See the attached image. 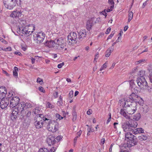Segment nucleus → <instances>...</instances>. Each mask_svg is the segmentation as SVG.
<instances>
[{"label": "nucleus", "instance_id": "f257e3e1", "mask_svg": "<svg viewBox=\"0 0 152 152\" xmlns=\"http://www.w3.org/2000/svg\"><path fill=\"white\" fill-rule=\"evenodd\" d=\"M132 105L131 106H128L124 108V121H125V122L124 123V125H125V127L126 129H128L129 130H131L132 127H137L138 124L137 122H133V124H131L129 121H130V115H132L137 110L136 107L133 106Z\"/></svg>", "mask_w": 152, "mask_h": 152}, {"label": "nucleus", "instance_id": "f03ea898", "mask_svg": "<svg viewBox=\"0 0 152 152\" xmlns=\"http://www.w3.org/2000/svg\"><path fill=\"white\" fill-rule=\"evenodd\" d=\"M34 25L29 24L23 27L18 28L17 32L22 36L23 38L26 39L29 38V36L35 30Z\"/></svg>", "mask_w": 152, "mask_h": 152}, {"label": "nucleus", "instance_id": "7ed1b4c3", "mask_svg": "<svg viewBox=\"0 0 152 152\" xmlns=\"http://www.w3.org/2000/svg\"><path fill=\"white\" fill-rule=\"evenodd\" d=\"M137 141L135 136L132 133L127 132L125 134V138L124 140V147L126 145L128 147H131L137 145Z\"/></svg>", "mask_w": 152, "mask_h": 152}, {"label": "nucleus", "instance_id": "20e7f679", "mask_svg": "<svg viewBox=\"0 0 152 152\" xmlns=\"http://www.w3.org/2000/svg\"><path fill=\"white\" fill-rule=\"evenodd\" d=\"M49 119L46 118V116H44L43 114H37L35 117L34 125L35 127L38 129H39L43 127L44 121H48Z\"/></svg>", "mask_w": 152, "mask_h": 152}, {"label": "nucleus", "instance_id": "39448f33", "mask_svg": "<svg viewBox=\"0 0 152 152\" xmlns=\"http://www.w3.org/2000/svg\"><path fill=\"white\" fill-rule=\"evenodd\" d=\"M49 123L48 125V130L52 132H55L58 131V124L56 121L54 120L49 119Z\"/></svg>", "mask_w": 152, "mask_h": 152}, {"label": "nucleus", "instance_id": "423d86ee", "mask_svg": "<svg viewBox=\"0 0 152 152\" xmlns=\"http://www.w3.org/2000/svg\"><path fill=\"white\" fill-rule=\"evenodd\" d=\"M67 42L69 45H74L76 44L77 35L75 32H71L68 36Z\"/></svg>", "mask_w": 152, "mask_h": 152}, {"label": "nucleus", "instance_id": "0eeeda50", "mask_svg": "<svg viewBox=\"0 0 152 152\" xmlns=\"http://www.w3.org/2000/svg\"><path fill=\"white\" fill-rule=\"evenodd\" d=\"M55 41L57 47V50H63L64 49V50H66L67 48H65L66 46V43L65 39L61 37L57 39H55Z\"/></svg>", "mask_w": 152, "mask_h": 152}, {"label": "nucleus", "instance_id": "6e6552de", "mask_svg": "<svg viewBox=\"0 0 152 152\" xmlns=\"http://www.w3.org/2000/svg\"><path fill=\"white\" fill-rule=\"evenodd\" d=\"M4 3L5 7L9 10H11L16 6V0H4Z\"/></svg>", "mask_w": 152, "mask_h": 152}, {"label": "nucleus", "instance_id": "1a4fd4ad", "mask_svg": "<svg viewBox=\"0 0 152 152\" xmlns=\"http://www.w3.org/2000/svg\"><path fill=\"white\" fill-rule=\"evenodd\" d=\"M9 106L10 108H13L16 106L19 102L20 99L18 96L12 97L10 98Z\"/></svg>", "mask_w": 152, "mask_h": 152}, {"label": "nucleus", "instance_id": "9d476101", "mask_svg": "<svg viewBox=\"0 0 152 152\" xmlns=\"http://www.w3.org/2000/svg\"><path fill=\"white\" fill-rule=\"evenodd\" d=\"M131 91L130 90H129L126 93V94L129 96V97L130 99L132 100V101H135L136 102H138V100L140 99L142 100V99L138 95H136L135 93H132V94H130Z\"/></svg>", "mask_w": 152, "mask_h": 152}, {"label": "nucleus", "instance_id": "9b49d317", "mask_svg": "<svg viewBox=\"0 0 152 152\" xmlns=\"http://www.w3.org/2000/svg\"><path fill=\"white\" fill-rule=\"evenodd\" d=\"M45 34L42 32H39L36 34L34 37V39L36 40L37 43H40L42 42L45 38Z\"/></svg>", "mask_w": 152, "mask_h": 152}, {"label": "nucleus", "instance_id": "f8f14e48", "mask_svg": "<svg viewBox=\"0 0 152 152\" xmlns=\"http://www.w3.org/2000/svg\"><path fill=\"white\" fill-rule=\"evenodd\" d=\"M138 86L140 87H142V86H146L148 83L145 77L143 76H140L138 77L136 81Z\"/></svg>", "mask_w": 152, "mask_h": 152}, {"label": "nucleus", "instance_id": "ddd939ff", "mask_svg": "<svg viewBox=\"0 0 152 152\" xmlns=\"http://www.w3.org/2000/svg\"><path fill=\"white\" fill-rule=\"evenodd\" d=\"M22 15L21 10H16L13 11L10 15V17L16 19H20Z\"/></svg>", "mask_w": 152, "mask_h": 152}, {"label": "nucleus", "instance_id": "4468645a", "mask_svg": "<svg viewBox=\"0 0 152 152\" xmlns=\"http://www.w3.org/2000/svg\"><path fill=\"white\" fill-rule=\"evenodd\" d=\"M125 125H124V131L126 132V131H129L131 130H133V133L135 134H136L138 133H142L144 132V130L142 128H137L136 129H132V128L131 130H129L127 128L126 129L125 127ZM135 127V128H136ZM132 128H134V127H132Z\"/></svg>", "mask_w": 152, "mask_h": 152}, {"label": "nucleus", "instance_id": "2eb2a0df", "mask_svg": "<svg viewBox=\"0 0 152 152\" xmlns=\"http://www.w3.org/2000/svg\"><path fill=\"white\" fill-rule=\"evenodd\" d=\"M45 45L49 48H53L55 49H56V48H57L55 39L54 40L47 41L45 43Z\"/></svg>", "mask_w": 152, "mask_h": 152}, {"label": "nucleus", "instance_id": "dca6fc26", "mask_svg": "<svg viewBox=\"0 0 152 152\" xmlns=\"http://www.w3.org/2000/svg\"><path fill=\"white\" fill-rule=\"evenodd\" d=\"M3 99H1V101L0 103V107L2 109H4L6 108L8 105L9 103V99L7 98H4Z\"/></svg>", "mask_w": 152, "mask_h": 152}, {"label": "nucleus", "instance_id": "f3484780", "mask_svg": "<svg viewBox=\"0 0 152 152\" xmlns=\"http://www.w3.org/2000/svg\"><path fill=\"white\" fill-rule=\"evenodd\" d=\"M78 39L82 40L86 37L87 33L86 30L85 29H81L78 33Z\"/></svg>", "mask_w": 152, "mask_h": 152}, {"label": "nucleus", "instance_id": "a211bd4d", "mask_svg": "<svg viewBox=\"0 0 152 152\" xmlns=\"http://www.w3.org/2000/svg\"><path fill=\"white\" fill-rule=\"evenodd\" d=\"M7 91L6 88L4 87H0V99H3L6 96Z\"/></svg>", "mask_w": 152, "mask_h": 152}, {"label": "nucleus", "instance_id": "6ab92c4d", "mask_svg": "<svg viewBox=\"0 0 152 152\" xmlns=\"http://www.w3.org/2000/svg\"><path fill=\"white\" fill-rule=\"evenodd\" d=\"M25 106V103L24 102H21L19 103L17 105V107L15 108L17 109V110L21 113L23 110Z\"/></svg>", "mask_w": 152, "mask_h": 152}, {"label": "nucleus", "instance_id": "aec40b11", "mask_svg": "<svg viewBox=\"0 0 152 152\" xmlns=\"http://www.w3.org/2000/svg\"><path fill=\"white\" fill-rule=\"evenodd\" d=\"M56 150V148L54 147H53L50 149L45 148H42L39 149L38 152H55Z\"/></svg>", "mask_w": 152, "mask_h": 152}, {"label": "nucleus", "instance_id": "412c9836", "mask_svg": "<svg viewBox=\"0 0 152 152\" xmlns=\"http://www.w3.org/2000/svg\"><path fill=\"white\" fill-rule=\"evenodd\" d=\"M57 141L55 138L52 136L49 137L47 139V142L49 145L51 146L56 143Z\"/></svg>", "mask_w": 152, "mask_h": 152}, {"label": "nucleus", "instance_id": "4be33fe9", "mask_svg": "<svg viewBox=\"0 0 152 152\" xmlns=\"http://www.w3.org/2000/svg\"><path fill=\"white\" fill-rule=\"evenodd\" d=\"M141 114L140 113H137L135 115H134L133 116V121H132V120L130 119V121H129L130 122V124H133V122L135 121V122H137V121H138L139 120L141 117Z\"/></svg>", "mask_w": 152, "mask_h": 152}, {"label": "nucleus", "instance_id": "5701e85b", "mask_svg": "<svg viewBox=\"0 0 152 152\" xmlns=\"http://www.w3.org/2000/svg\"><path fill=\"white\" fill-rule=\"evenodd\" d=\"M131 102L130 99L127 100L125 101L124 103V108L125 107H127L128 106H131V105H133L134 104H136V103H133L132 104Z\"/></svg>", "mask_w": 152, "mask_h": 152}, {"label": "nucleus", "instance_id": "b1692460", "mask_svg": "<svg viewBox=\"0 0 152 152\" xmlns=\"http://www.w3.org/2000/svg\"><path fill=\"white\" fill-rule=\"evenodd\" d=\"M92 23L90 21L88 20L86 23V28L88 30L90 31L91 29L92 26Z\"/></svg>", "mask_w": 152, "mask_h": 152}, {"label": "nucleus", "instance_id": "393cba45", "mask_svg": "<svg viewBox=\"0 0 152 152\" xmlns=\"http://www.w3.org/2000/svg\"><path fill=\"white\" fill-rule=\"evenodd\" d=\"M112 52V50L110 48H108L106 52L105 56L106 57H109L110 56Z\"/></svg>", "mask_w": 152, "mask_h": 152}, {"label": "nucleus", "instance_id": "a878e982", "mask_svg": "<svg viewBox=\"0 0 152 152\" xmlns=\"http://www.w3.org/2000/svg\"><path fill=\"white\" fill-rule=\"evenodd\" d=\"M149 107L147 105L144 106L142 108V110L144 113H147L149 111Z\"/></svg>", "mask_w": 152, "mask_h": 152}, {"label": "nucleus", "instance_id": "bb28decb", "mask_svg": "<svg viewBox=\"0 0 152 152\" xmlns=\"http://www.w3.org/2000/svg\"><path fill=\"white\" fill-rule=\"evenodd\" d=\"M140 141L145 140L147 139V137L145 135L141 134L138 137Z\"/></svg>", "mask_w": 152, "mask_h": 152}, {"label": "nucleus", "instance_id": "cd10ccee", "mask_svg": "<svg viewBox=\"0 0 152 152\" xmlns=\"http://www.w3.org/2000/svg\"><path fill=\"white\" fill-rule=\"evenodd\" d=\"M18 71V68L16 66H15L13 70V75L15 77H17L18 76L17 71Z\"/></svg>", "mask_w": 152, "mask_h": 152}, {"label": "nucleus", "instance_id": "c85d7f7f", "mask_svg": "<svg viewBox=\"0 0 152 152\" xmlns=\"http://www.w3.org/2000/svg\"><path fill=\"white\" fill-rule=\"evenodd\" d=\"M108 64V61H107L102 65V66L100 68V70L101 71L102 70L106 69L107 67Z\"/></svg>", "mask_w": 152, "mask_h": 152}, {"label": "nucleus", "instance_id": "c756f323", "mask_svg": "<svg viewBox=\"0 0 152 152\" xmlns=\"http://www.w3.org/2000/svg\"><path fill=\"white\" fill-rule=\"evenodd\" d=\"M18 115L17 114H13L12 113L11 115V119L12 121L15 120L17 117Z\"/></svg>", "mask_w": 152, "mask_h": 152}, {"label": "nucleus", "instance_id": "7c9ffc66", "mask_svg": "<svg viewBox=\"0 0 152 152\" xmlns=\"http://www.w3.org/2000/svg\"><path fill=\"white\" fill-rule=\"evenodd\" d=\"M40 110L38 107H36L33 110L32 113L36 115L39 113Z\"/></svg>", "mask_w": 152, "mask_h": 152}, {"label": "nucleus", "instance_id": "2f4dec72", "mask_svg": "<svg viewBox=\"0 0 152 152\" xmlns=\"http://www.w3.org/2000/svg\"><path fill=\"white\" fill-rule=\"evenodd\" d=\"M133 17V13L132 12H130L129 14L128 22H129L132 20Z\"/></svg>", "mask_w": 152, "mask_h": 152}, {"label": "nucleus", "instance_id": "473e14b6", "mask_svg": "<svg viewBox=\"0 0 152 152\" xmlns=\"http://www.w3.org/2000/svg\"><path fill=\"white\" fill-rule=\"evenodd\" d=\"M46 107H47L52 109L54 108V105L50 103V102H47V104L46 105Z\"/></svg>", "mask_w": 152, "mask_h": 152}, {"label": "nucleus", "instance_id": "72a5a7b5", "mask_svg": "<svg viewBox=\"0 0 152 152\" xmlns=\"http://www.w3.org/2000/svg\"><path fill=\"white\" fill-rule=\"evenodd\" d=\"M145 86L146 87V89L148 90V92H152V86H149L147 84V86Z\"/></svg>", "mask_w": 152, "mask_h": 152}, {"label": "nucleus", "instance_id": "f704fd0d", "mask_svg": "<svg viewBox=\"0 0 152 152\" xmlns=\"http://www.w3.org/2000/svg\"><path fill=\"white\" fill-rule=\"evenodd\" d=\"M148 70L149 72V74H152V65H149L148 67Z\"/></svg>", "mask_w": 152, "mask_h": 152}, {"label": "nucleus", "instance_id": "c9c22d12", "mask_svg": "<svg viewBox=\"0 0 152 152\" xmlns=\"http://www.w3.org/2000/svg\"><path fill=\"white\" fill-rule=\"evenodd\" d=\"M108 3L110 5V6L114 7V2L113 0H108Z\"/></svg>", "mask_w": 152, "mask_h": 152}, {"label": "nucleus", "instance_id": "e433bc0d", "mask_svg": "<svg viewBox=\"0 0 152 152\" xmlns=\"http://www.w3.org/2000/svg\"><path fill=\"white\" fill-rule=\"evenodd\" d=\"M115 33V31L114 30L113 31H112L111 32V34L109 36V37L107 38V40H108L109 39H111V38L114 35Z\"/></svg>", "mask_w": 152, "mask_h": 152}, {"label": "nucleus", "instance_id": "4c0bfd02", "mask_svg": "<svg viewBox=\"0 0 152 152\" xmlns=\"http://www.w3.org/2000/svg\"><path fill=\"white\" fill-rule=\"evenodd\" d=\"M145 73V72L144 70H141L139 72L138 75L140 76H143Z\"/></svg>", "mask_w": 152, "mask_h": 152}, {"label": "nucleus", "instance_id": "58836bf2", "mask_svg": "<svg viewBox=\"0 0 152 152\" xmlns=\"http://www.w3.org/2000/svg\"><path fill=\"white\" fill-rule=\"evenodd\" d=\"M145 61V59H142L141 60H140L138 61H136L135 63L136 64H138L141 63H142L143 62Z\"/></svg>", "mask_w": 152, "mask_h": 152}, {"label": "nucleus", "instance_id": "ea45409f", "mask_svg": "<svg viewBox=\"0 0 152 152\" xmlns=\"http://www.w3.org/2000/svg\"><path fill=\"white\" fill-rule=\"evenodd\" d=\"M12 113L13 114H17L18 115V114L20 113L17 110V109L15 108L12 111Z\"/></svg>", "mask_w": 152, "mask_h": 152}, {"label": "nucleus", "instance_id": "a19ab883", "mask_svg": "<svg viewBox=\"0 0 152 152\" xmlns=\"http://www.w3.org/2000/svg\"><path fill=\"white\" fill-rule=\"evenodd\" d=\"M99 53L98 52H97L96 53V54L95 55V57H94V62H95V61L96 62L97 61H96V60H97L98 59V58H99Z\"/></svg>", "mask_w": 152, "mask_h": 152}, {"label": "nucleus", "instance_id": "79ce46f5", "mask_svg": "<svg viewBox=\"0 0 152 152\" xmlns=\"http://www.w3.org/2000/svg\"><path fill=\"white\" fill-rule=\"evenodd\" d=\"M12 48L11 47H8L6 48H4V51H11Z\"/></svg>", "mask_w": 152, "mask_h": 152}, {"label": "nucleus", "instance_id": "37998d69", "mask_svg": "<svg viewBox=\"0 0 152 152\" xmlns=\"http://www.w3.org/2000/svg\"><path fill=\"white\" fill-rule=\"evenodd\" d=\"M56 116L57 118L60 120H61L63 118V117L61 116L58 113H56Z\"/></svg>", "mask_w": 152, "mask_h": 152}, {"label": "nucleus", "instance_id": "c03bdc74", "mask_svg": "<svg viewBox=\"0 0 152 152\" xmlns=\"http://www.w3.org/2000/svg\"><path fill=\"white\" fill-rule=\"evenodd\" d=\"M37 82L38 83L41 84L43 82V79L39 77H38L37 79Z\"/></svg>", "mask_w": 152, "mask_h": 152}, {"label": "nucleus", "instance_id": "a18cd8bd", "mask_svg": "<svg viewBox=\"0 0 152 152\" xmlns=\"http://www.w3.org/2000/svg\"><path fill=\"white\" fill-rule=\"evenodd\" d=\"M62 138V136L60 135L58 136L55 138L56 140L57 141V142H59Z\"/></svg>", "mask_w": 152, "mask_h": 152}, {"label": "nucleus", "instance_id": "49530a36", "mask_svg": "<svg viewBox=\"0 0 152 152\" xmlns=\"http://www.w3.org/2000/svg\"><path fill=\"white\" fill-rule=\"evenodd\" d=\"M113 8V7L110 6L109 7H108L106 10V11L107 12H108L112 11Z\"/></svg>", "mask_w": 152, "mask_h": 152}, {"label": "nucleus", "instance_id": "de8ad7c7", "mask_svg": "<svg viewBox=\"0 0 152 152\" xmlns=\"http://www.w3.org/2000/svg\"><path fill=\"white\" fill-rule=\"evenodd\" d=\"M39 89L41 92H42L45 93V90L44 88L42 86L39 87Z\"/></svg>", "mask_w": 152, "mask_h": 152}, {"label": "nucleus", "instance_id": "09e8293b", "mask_svg": "<svg viewBox=\"0 0 152 152\" xmlns=\"http://www.w3.org/2000/svg\"><path fill=\"white\" fill-rule=\"evenodd\" d=\"M12 92H10L8 94V96L6 97V98H7L8 99H9V100H10V98H11L12 97Z\"/></svg>", "mask_w": 152, "mask_h": 152}, {"label": "nucleus", "instance_id": "8fccbe9b", "mask_svg": "<svg viewBox=\"0 0 152 152\" xmlns=\"http://www.w3.org/2000/svg\"><path fill=\"white\" fill-rule=\"evenodd\" d=\"M73 93L74 92L72 90L70 91L69 92V97L71 98H72L73 96Z\"/></svg>", "mask_w": 152, "mask_h": 152}, {"label": "nucleus", "instance_id": "3c124183", "mask_svg": "<svg viewBox=\"0 0 152 152\" xmlns=\"http://www.w3.org/2000/svg\"><path fill=\"white\" fill-rule=\"evenodd\" d=\"M88 131H90L91 132H94V129L92 128L91 126V127H89V128H88L87 129Z\"/></svg>", "mask_w": 152, "mask_h": 152}, {"label": "nucleus", "instance_id": "603ef678", "mask_svg": "<svg viewBox=\"0 0 152 152\" xmlns=\"http://www.w3.org/2000/svg\"><path fill=\"white\" fill-rule=\"evenodd\" d=\"M111 30V28L109 27L106 30V32H105V34H108L110 33V32Z\"/></svg>", "mask_w": 152, "mask_h": 152}, {"label": "nucleus", "instance_id": "864d4df0", "mask_svg": "<svg viewBox=\"0 0 152 152\" xmlns=\"http://www.w3.org/2000/svg\"><path fill=\"white\" fill-rule=\"evenodd\" d=\"M58 92L57 91L55 92L53 94V96L54 97V98H56L58 97Z\"/></svg>", "mask_w": 152, "mask_h": 152}, {"label": "nucleus", "instance_id": "5fc2aeb1", "mask_svg": "<svg viewBox=\"0 0 152 152\" xmlns=\"http://www.w3.org/2000/svg\"><path fill=\"white\" fill-rule=\"evenodd\" d=\"M72 115L73 116H77V113L75 109L73 110Z\"/></svg>", "mask_w": 152, "mask_h": 152}, {"label": "nucleus", "instance_id": "6e6d98bb", "mask_svg": "<svg viewBox=\"0 0 152 152\" xmlns=\"http://www.w3.org/2000/svg\"><path fill=\"white\" fill-rule=\"evenodd\" d=\"M64 63L63 62L61 63H60L58 65V68L59 69H60L64 65Z\"/></svg>", "mask_w": 152, "mask_h": 152}, {"label": "nucleus", "instance_id": "4d7b16f0", "mask_svg": "<svg viewBox=\"0 0 152 152\" xmlns=\"http://www.w3.org/2000/svg\"><path fill=\"white\" fill-rule=\"evenodd\" d=\"M123 33V31L122 29H121L120 30V33L118 34V37H121Z\"/></svg>", "mask_w": 152, "mask_h": 152}, {"label": "nucleus", "instance_id": "13d9d810", "mask_svg": "<svg viewBox=\"0 0 152 152\" xmlns=\"http://www.w3.org/2000/svg\"><path fill=\"white\" fill-rule=\"evenodd\" d=\"M2 73L5 74V75L7 76H9V74L6 71L2 69Z\"/></svg>", "mask_w": 152, "mask_h": 152}, {"label": "nucleus", "instance_id": "bf43d9fd", "mask_svg": "<svg viewBox=\"0 0 152 152\" xmlns=\"http://www.w3.org/2000/svg\"><path fill=\"white\" fill-rule=\"evenodd\" d=\"M82 133V131L81 130H80L79 131H78L77 133V137H80V135Z\"/></svg>", "mask_w": 152, "mask_h": 152}, {"label": "nucleus", "instance_id": "052dcab7", "mask_svg": "<svg viewBox=\"0 0 152 152\" xmlns=\"http://www.w3.org/2000/svg\"><path fill=\"white\" fill-rule=\"evenodd\" d=\"M92 112V111L91 109H89L87 112V113L88 115H90L91 114Z\"/></svg>", "mask_w": 152, "mask_h": 152}, {"label": "nucleus", "instance_id": "680f3d73", "mask_svg": "<svg viewBox=\"0 0 152 152\" xmlns=\"http://www.w3.org/2000/svg\"><path fill=\"white\" fill-rule=\"evenodd\" d=\"M114 145V144H113V143H112L111 145L110 146V148H109L110 152H112V147Z\"/></svg>", "mask_w": 152, "mask_h": 152}, {"label": "nucleus", "instance_id": "e2e57ef3", "mask_svg": "<svg viewBox=\"0 0 152 152\" xmlns=\"http://www.w3.org/2000/svg\"><path fill=\"white\" fill-rule=\"evenodd\" d=\"M15 54L18 56H22V54L20 52H15Z\"/></svg>", "mask_w": 152, "mask_h": 152}, {"label": "nucleus", "instance_id": "0e129e2a", "mask_svg": "<svg viewBox=\"0 0 152 152\" xmlns=\"http://www.w3.org/2000/svg\"><path fill=\"white\" fill-rule=\"evenodd\" d=\"M31 111H29L26 114V116L27 117H28L31 115Z\"/></svg>", "mask_w": 152, "mask_h": 152}, {"label": "nucleus", "instance_id": "69168bd1", "mask_svg": "<svg viewBox=\"0 0 152 152\" xmlns=\"http://www.w3.org/2000/svg\"><path fill=\"white\" fill-rule=\"evenodd\" d=\"M106 12V10L104 9V10L102 11L101 12H99L100 14H102L103 15H104L105 13Z\"/></svg>", "mask_w": 152, "mask_h": 152}, {"label": "nucleus", "instance_id": "338daca9", "mask_svg": "<svg viewBox=\"0 0 152 152\" xmlns=\"http://www.w3.org/2000/svg\"><path fill=\"white\" fill-rule=\"evenodd\" d=\"M105 142V139L104 138H102L101 140V143L102 144H104Z\"/></svg>", "mask_w": 152, "mask_h": 152}, {"label": "nucleus", "instance_id": "774afa93", "mask_svg": "<svg viewBox=\"0 0 152 152\" xmlns=\"http://www.w3.org/2000/svg\"><path fill=\"white\" fill-rule=\"evenodd\" d=\"M149 80L151 83H152V74H149Z\"/></svg>", "mask_w": 152, "mask_h": 152}]
</instances>
